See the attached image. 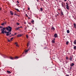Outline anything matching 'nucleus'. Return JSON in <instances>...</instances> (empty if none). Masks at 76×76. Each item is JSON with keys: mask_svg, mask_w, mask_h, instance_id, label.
I'll use <instances>...</instances> for the list:
<instances>
[{"mask_svg": "<svg viewBox=\"0 0 76 76\" xmlns=\"http://www.w3.org/2000/svg\"><path fill=\"white\" fill-rule=\"evenodd\" d=\"M64 1H67V0H64Z\"/></svg>", "mask_w": 76, "mask_h": 76, "instance_id": "3c124183", "label": "nucleus"}, {"mask_svg": "<svg viewBox=\"0 0 76 76\" xmlns=\"http://www.w3.org/2000/svg\"><path fill=\"white\" fill-rule=\"evenodd\" d=\"M10 13L12 15H13V12H12V11H10Z\"/></svg>", "mask_w": 76, "mask_h": 76, "instance_id": "6e6552de", "label": "nucleus"}, {"mask_svg": "<svg viewBox=\"0 0 76 76\" xmlns=\"http://www.w3.org/2000/svg\"><path fill=\"white\" fill-rule=\"evenodd\" d=\"M66 60H68L69 59V58L68 57H67V56H66Z\"/></svg>", "mask_w": 76, "mask_h": 76, "instance_id": "b1692460", "label": "nucleus"}, {"mask_svg": "<svg viewBox=\"0 0 76 76\" xmlns=\"http://www.w3.org/2000/svg\"><path fill=\"white\" fill-rule=\"evenodd\" d=\"M21 36H22V35L20 34V35H18L17 36V37H21Z\"/></svg>", "mask_w": 76, "mask_h": 76, "instance_id": "aec40b11", "label": "nucleus"}, {"mask_svg": "<svg viewBox=\"0 0 76 76\" xmlns=\"http://www.w3.org/2000/svg\"><path fill=\"white\" fill-rule=\"evenodd\" d=\"M54 37H55V38H57V34L56 33L54 35Z\"/></svg>", "mask_w": 76, "mask_h": 76, "instance_id": "39448f33", "label": "nucleus"}, {"mask_svg": "<svg viewBox=\"0 0 76 76\" xmlns=\"http://www.w3.org/2000/svg\"><path fill=\"white\" fill-rule=\"evenodd\" d=\"M10 37H12V36H10Z\"/></svg>", "mask_w": 76, "mask_h": 76, "instance_id": "6e6d98bb", "label": "nucleus"}, {"mask_svg": "<svg viewBox=\"0 0 76 76\" xmlns=\"http://www.w3.org/2000/svg\"><path fill=\"white\" fill-rule=\"evenodd\" d=\"M74 65H75V64L73 63H72L70 66H74Z\"/></svg>", "mask_w": 76, "mask_h": 76, "instance_id": "9d476101", "label": "nucleus"}, {"mask_svg": "<svg viewBox=\"0 0 76 76\" xmlns=\"http://www.w3.org/2000/svg\"><path fill=\"white\" fill-rule=\"evenodd\" d=\"M11 36H15V34H14V35L12 34L11 35Z\"/></svg>", "mask_w": 76, "mask_h": 76, "instance_id": "c03bdc74", "label": "nucleus"}, {"mask_svg": "<svg viewBox=\"0 0 76 76\" xmlns=\"http://www.w3.org/2000/svg\"><path fill=\"white\" fill-rule=\"evenodd\" d=\"M10 59H11V60H14V59H15V58H13L12 57H10Z\"/></svg>", "mask_w": 76, "mask_h": 76, "instance_id": "1a4fd4ad", "label": "nucleus"}, {"mask_svg": "<svg viewBox=\"0 0 76 76\" xmlns=\"http://www.w3.org/2000/svg\"><path fill=\"white\" fill-rule=\"evenodd\" d=\"M30 10V8H28V10Z\"/></svg>", "mask_w": 76, "mask_h": 76, "instance_id": "4c0bfd02", "label": "nucleus"}, {"mask_svg": "<svg viewBox=\"0 0 76 76\" xmlns=\"http://www.w3.org/2000/svg\"><path fill=\"white\" fill-rule=\"evenodd\" d=\"M40 10H41V11H42H42H43V9H42V8H40Z\"/></svg>", "mask_w": 76, "mask_h": 76, "instance_id": "5701e85b", "label": "nucleus"}, {"mask_svg": "<svg viewBox=\"0 0 76 76\" xmlns=\"http://www.w3.org/2000/svg\"><path fill=\"white\" fill-rule=\"evenodd\" d=\"M66 76H69V75H66Z\"/></svg>", "mask_w": 76, "mask_h": 76, "instance_id": "09e8293b", "label": "nucleus"}, {"mask_svg": "<svg viewBox=\"0 0 76 76\" xmlns=\"http://www.w3.org/2000/svg\"><path fill=\"white\" fill-rule=\"evenodd\" d=\"M20 28H22V26H20V27H19Z\"/></svg>", "mask_w": 76, "mask_h": 76, "instance_id": "de8ad7c7", "label": "nucleus"}, {"mask_svg": "<svg viewBox=\"0 0 76 76\" xmlns=\"http://www.w3.org/2000/svg\"><path fill=\"white\" fill-rule=\"evenodd\" d=\"M31 48H29L28 50H28V51H29L30 50H31Z\"/></svg>", "mask_w": 76, "mask_h": 76, "instance_id": "4be33fe9", "label": "nucleus"}, {"mask_svg": "<svg viewBox=\"0 0 76 76\" xmlns=\"http://www.w3.org/2000/svg\"><path fill=\"white\" fill-rule=\"evenodd\" d=\"M59 10H60V9H59Z\"/></svg>", "mask_w": 76, "mask_h": 76, "instance_id": "338daca9", "label": "nucleus"}, {"mask_svg": "<svg viewBox=\"0 0 76 76\" xmlns=\"http://www.w3.org/2000/svg\"><path fill=\"white\" fill-rule=\"evenodd\" d=\"M29 24H31V23H29Z\"/></svg>", "mask_w": 76, "mask_h": 76, "instance_id": "5fc2aeb1", "label": "nucleus"}, {"mask_svg": "<svg viewBox=\"0 0 76 76\" xmlns=\"http://www.w3.org/2000/svg\"><path fill=\"white\" fill-rule=\"evenodd\" d=\"M6 29V28L5 27H4L3 28V30L4 31V30H5Z\"/></svg>", "mask_w": 76, "mask_h": 76, "instance_id": "6ab92c4d", "label": "nucleus"}, {"mask_svg": "<svg viewBox=\"0 0 76 76\" xmlns=\"http://www.w3.org/2000/svg\"><path fill=\"white\" fill-rule=\"evenodd\" d=\"M16 58L17 59H18V58H19V57L16 56V57H15V58H14L15 59H16Z\"/></svg>", "mask_w": 76, "mask_h": 76, "instance_id": "dca6fc26", "label": "nucleus"}, {"mask_svg": "<svg viewBox=\"0 0 76 76\" xmlns=\"http://www.w3.org/2000/svg\"><path fill=\"white\" fill-rule=\"evenodd\" d=\"M4 25V23H3L2 24H1V25L2 26H3Z\"/></svg>", "mask_w": 76, "mask_h": 76, "instance_id": "c85d7f7f", "label": "nucleus"}, {"mask_svg": "<svg viewBox=\"0 0 76 76\" xmlns=\"http://www.w3.org/2000/svg\"><path fill=\"white\" fill-rule=\"evenodd\" d=\"M1 31V34H4V30H2Z\"/></svg>", "mask_w": 76, "mask_h": 76, "instance_id": "f8f14e48", "label": "nucleus"}, {"mask_svg": "<svg viewBox=\"0 0 76 76\" xmlns=\"http://www.w3.org/2000/svg\"><path fill=\"white\" fill-rule=\"evenodd\" d=\"M38 60H39V59H38Z\"/></svg>", "mask_w": 76, "mask_h": 76, "instance_id": "0e129e2a", "label": "nucleus"}, {"mask_svg": "<svg viewBox=\"0 0 76 76\" xmlns=\"http://www.w3.org/2000/svg\"><path fill=\"white\" fill-rule=\"evenodd\" d=\"M6 29L7 31H4V34L5 33H7L6 35L7 36H9V34L10 32H11L12 31V27L10 26H8V27H6Z\"/></svg>", "mask_w": 76, "mask_h": 76, "instance_id": "f257e3e1", "label": "nucleus"}, {"mask_svg": "<svg viewBox=\"0 0 76 76\" xmlns=\"http://www.w3.org/2000/svg\"><path fill=\"white\" fill-rule=\"evenodd\" d=\"M26 28H27V27H26V28L25 29H26Z\"/></svg>", "mask_w": 76, "mask_h": 76, "instance_id": "052dcab7", "label": "nucleus"}, {"mask_svg": "<svg viewBox=\"0 0 76 76\" xmlns=\"http://www.w3.org/2000/svg\"><path fill=\"white\" fill-rule=\"evenodd\" d=\"M18 44V43L16 42H15V44Z\"/></svg>", "mask_w": 76, "mask_h": 76, "instance_id": "a19ab883", "label": "nucleus"}, {"mask_svg": "<svg viewBox=\"0 0 76 76\" xmlns=\"http://www.w3.org/2000/svg\"><path fill=\"white\" fill-rule=\"evenodd\" d=\"M19 28H20V27H18V28H16L15 29V30H18L19 29Z\"/></svg>", "mask_w": 76, "mask_h": 76, "instance_id": "412c9836", "label": "nucleus"}, {"mask_svg": "<svg viewBox=\"0 0 76 76\" xmlns=\"http://www.w3.org/2000/svg\"><path fill=\"white\" fill-rule=\"evenodd\" d=\"M17 2L18 3H19V2L18 1H17Z\"/></svg>", "mask_w": 76, "mask_h": 76, "instance_id": "72a5a7b5", "label": "nucleus"}, {"mask_svg": "<svg viewBox=\"0 0 76 76\" xmlns=\"http://www.w3.org/2000/svg\"><path fill=\"white\" fill-rule=\"evenodd\" d=\"M55 39H56L54 38V39H53V41H55Z\"/></svg>", "mask_w": 76, "mask_h": 76, "instance_id": "ea45409f", "label": "nucleus"}, {"mask_svg": "<svg viewBox=\"0 0 76 76\" xmlns=\"http://www.w3.org/2000/svg\"><path fill=\"white\" fill-rule=\"evenodd\" d=\"M7 73H11V72H10V71H7Z\"/></svg>", "mask_w": 76, "mask_h": 76, "instance_id": "f3484780", "label": "nucleus"}, {"mask_svg": "<svg viewBox=\"0 0 76 76\" xmlns=\"http://www.w3.org/2000/svg\"><path fill=\"white\" fill-rule=\"evenodd\" d=\"M28 50H26L25 51V53H28Z\"/></svg>", "mask_w": 76, "mask_h": 76, "instance_id": "bb28decb", "label": "nucleus"}, {"mask_svg": "<svg viewBox=\"0 0 76 76\" xmlns=\"http://www.w3.org/2000/svg\"><path fill=\"white\" fill-rule=\"evenodd\" d=\"M44 48V49H45V48Z\"/></svg>", "mask_w": 76, "mask_h": 76, "instance_id": "e2e57ef3", "label": "nucleus"}, {"mask_svg": "<svg viewBox=\"0 0 76 76\" xmlns=\"http://www.w3.org/2000/svg\"><path fill=\"white\" fill-rule=\"evenodd\" d=\"M59 10H60V9H59Z\"/></svg>", "mask_w": 76, "mask_h": 76, "instance_id": "774afa93", "label": "nucleus"}, {"mask_svg": "<svg viewBox=\"0 0 76 76\" xmlns=\"http://www.w3.org/2000/svg\"><path fill=\"white\" fill-rule=\"evenodd\" d=\"M67 33L68 34H69V33H70V31H69V30H68L67 31Z\"/></svg>", "mask_w": 76, "mask_h": 76, "instance_id": "2eb2a0df", "label": "nucleus"}, {"mask_svg": "<svg viewBox=\"0 0 76 76\" xmlns=\"http://www.w3.org/2000/svg\"><path fill=\"white\" fill-rule=\"evenodd\" d=\"M62 4V7H64V6H63V4Z\"/></svg>", "mask_w": 76, "mask_h": 76, "instance_id": "37998d69", "label": "nucleus"}, {"mask_svg": "<svg viewBox=\"0 0 76 76\" xmlns=\"http://www.w3.org/2000/svg\"><path fill=\"white\" fill-rule=\"evenodd\" d=\"M73 49L74 50H76V46L74 47Z\"/></svg>", "mask_w": 76, "mask_h": 76, "instance_id": "ddd939ff", "label": "nucleus"}, {"mask_svg": "<svg viewBox=\"0 0 76 76\" xmlns=\"http://www.w3.org/2000/svg\"><path fill=\"white\" fill-rule=\"evenodd\" d=\"M37 2H38V1H39L38 0H37Z\"/></svg>", "mask_w": 76, "mask_h": 76, "instance_id": "864d4df0", "label": "nucleus"}, {"mask_svg": "<svg viewBox=\"0 0 76 76\" xmlns=\"http://www.w3.org/2000/svg\"><path fill=\"white\" fill-rule=\"evenodd\" d=\"M30 45V42H29L27 43V47H29V46Z\"/></svg>", "mask_w": 76, "mask_h": 76, "instance_id": "423d86ee", "label": "nucleus"}, {"mask_svg": "<svg viewBox=\"0 0 76 76\" xmlns=\"http://www.w3.org/2000/svg\"><path fill=\"white\" fill-rule=\"evenodd\" d=\"M68 44H69V42H66V45H68Z\"/></svg>", "mask_w": 76, "mask_h": 76, "instance_id": "a878e982", "label": "nucleus"}, {"mask_svg": "<svg viewBox=\"0 0 76 76\" xmlns=\"http://www.w3.org/2000/svg\"><path fill=\"white\" fill-rule=\"evenodd\" d=\"M66 9H67V10H69V5L68 4V3H66Z\"/></svg>", "mask_w": 76, "mask_h": 76, "instance_id": "f03ea898", "label": "nucleus"}, {"mask_svg": "<svg viewBox=\"0 0 76 76\" xmlns=\"http://www.w3.org/2000/svg\"><path fill=\"white\" fill-rule=\"evenodd\" d=\"M26 37L28 39V35H26Z\"/></svg>", "mask_w": 76, "mask_h": 76, "instance_id": "7c9ffc66", "label": "nucleus"}, {"mask_svg": "<svg viewBox=\"0 0 76 76\" xmlns=\"http://www.w3.org/2000/svg\"><path fill=\"white\" fill-rule=\"evenodd\" d=\"M18 16H20L19 15H18Z\"/></svg>", "mask_w": 76, "mask_h": 76, "instance_id": "13d9d810", "label": "nucleus"}, {"mask_svg": "<svg viewBox=\"0 0 76 76\" xmlns=\"http://www.w3.org/2000/svg\"><path fill=\"white\" fill-rule=\"evenodd\" d=\"M4 24H6L7 22L6 21H5V22H4Z\"/></svg>", "mask_w": 76, "mask_h": 76, "instance_id": "2f4dec72", "label": "nucleus"}, {"mask_svg": "<svg viewBox=\"0 0 76 76\" xmlns=\"http://www.w3.org/2000/svg\"><path fill=\"white\" fill-rule=\"evenodd\" d=\"M1 10V7H0V10Z\"/></svg>", "mask_w": 76, "mask_h": 76, "instance_id": "8fccbe9b", "label": "nucleus"}, {"mask_svg": "<svg viewBox=\"0 0 76 76\" xmlns=\"http://www.w3.org/2000/svg\"><path fill=\"white\" fill-rule=\"evenodd\" d=\"M72 58H72V57L71 56H70L69 57L70 61H72Z\"/></svg>", "mask_w": 76, "mask_h": 76, "instance_id": "20e7f679", "label": "nucleus"}, {"mask_svg": "<svg viewBox=\"0 0 76 76\" xmlns=\"http://www.w3.org/2000/svg\"><path fill=\"white\" fill-rule=\"evenodd\" d=\"M39 19H40V20L41 19V18H39Z\"/></svg>", "mask_w": 76, "mask_h": 76, "instance_id": "4d7b16f0", "label": "nucleus"}, {"mask_svg": "<svg viewBox=\"0 0 76 76\" xmlns=\"http://www.w3.org/2000/svg\"><path fill=\"white\" fill-rule=\"evenodd\" d=\"M17 25H19V23H17Z\"/></svg>", "mask_w": 76, "mask_h": 76, "instance_id": "c9c22d12", "label": "nucleus"}, {"mask_svg": "<svg viewBox=\"0 0 76 76\" xmlns=\"http://www.w3.org/2000/svg\"><path fill=\"white\" fill-rule=\"evenodd\" d=\"M26 17H28V15H27V14H26Z\"/></svg>", "mask_w": 76, "mask_h": 76, "instance_id": "473e14b6", "label": "nucleus"}, {"mask_svg": "<svg viewBox=\"0 0 76 76\" xmlns=\"http://www.w3.org/2000/svg\"><path fill=\"white\" fill-rule=\"evenodd\" d=\"M16 34H17V33H15V35H16Z\"/></svg>", "mask_w": 76, "mask_h": 76, "instance_id": "49530a36", "label": "nucleus"}, {"mask_svg": "<svg viewBox=\"0 0 76 76\" xmlns=\"http://www.w3.org/2000/svg\"><path fill=\"white\" fill-rule=\"evenodd\" d=\"M34 20H32L31 21V23H34Z\"/></svg>", "mask_w": 76, "mask_h": 76, "instance_id": "cd10ccee", "label": "nucleus"}, {"mask_svg": "<svg viewBox=\"0 0 76 76\" xmlns=\"http://www.w3.org/2000/svg\"><path fill=\"white\" fill-rule=\"evenodd\" d=\"M31 18H29V17H28V19H30Z\"/></svg>", "mask_w": 76, "mask_h": 76, "instance_id": "603ef678", "label": "nucleus"}, {"mask_svg": "<svg viewBox=\"0 0 76 76\" xmlns=\"http://www.w3.org/2000/svg\"><path fill=\"white\" fill-rule=\"evenodd\" d=\"M8 42H10V40L9 39H8Z\"/></svg>", "mask_w": 76, "mask_h": 76, "instance_id": "e433bc0d", "label": "nucleus"}, {"mask_svg": "<svg viewBox=\"0 0 76 76\" xmlns=\"http://www.w3.org/2000/svg\"><path fill=\"white\" fill-rule=\"evenodd\" d=\"M60 14L61 16H64V14H63V12L62 11L61 12Z\"/></svg>", "mask_w": 76, "mask_h": 76, "instance_id": "7ed1b4c3", "label": "nucleus"}, {"mask_svg": "<svg viewBox=\"0 0 76 76\" xmlns=\"http://www.w3.org/2000/svg\"><path fill=\"white\" fill-rule=\"evenodd\" d=\"M23 9V10H24V9Z\"/></svg>", "mask_w": 76, "mask_h": 76, "instance_id": "69168bd1", "label": "nucleus"}, {"mask_svg": "<svg viewBox=\"0 0 76 76\" xmlns=\"http://www.w3.org/2000/svg\"><path fill=\"white\" fill-rule=\"evenodd\" d=\"M51 30H53V31H55V28L53 27H52L51 28Z\"/></svg>", "mask_w": 76, "mask_h": 76, "instance_id": "0eeeda50", "label": "nucleus"}, {"mask_svg": "<svg viewBox=\"0 0 76 76\" xmlns=\"http://www.w3.org/2000/svg\"><path fill=\"white\" fill-rule=\"evenodd\" d=\"M74 27L75 28H76V24L75 23H74Z\"/></svg>", "mask_w": 76, "mask_h": 76, "instance_id": "9b49d317", "label": "nucleus"}, {"mask_svg": "<svg viewBox=\"0 0 76 76\" xmlns=\"http://www.w3.org/2000/svg\"><path fill=\"white\" fill-rule=\"evenodd\" d=\"M16 46L17 47H19V45H18V44L16 45Z\"/></svg>", "mask_w": 76, "mask_h": 76, "instance_id": "79ce46f5", "label": "nucleus"}, {"mask_svg": "<svg viewBox=\"0 0 76 76\" xmlns=\"http://www.w3.org/2000/svg\"><path fill=\"white\" fill-rule=\"evenodd\" d=\"M0 28H3V26H0Z\"/></svg>", "mask_w": 76, "mask_h": 76, "instance_id": "f704fd0d", "label": "nucleus"}, {"mask_svg": "<svg viewBox=\"0 0 76 76\" xmlns=\"http://www.w3.org/2000/svg\"><path fill=\"white\" fill-rule=\"evenodd\" d=\"M9 32V35H10V34H12V33H11V32Z\"/></svg>", "mask_w": 76, "mask_h": 76, "instance_id": "c756f323", "label": "nucleus"}, {"mask_svg": "<svg viewBox=\"0 0 76 76\" xmlns=\"http://www.w3.org/2000/svg\"><path fill=\"white\" fill-rule=\"evenodd\" d=\"M41 1H43V0H41Z\"/></svg>", "mask_w": 76, "mask_h": 76, "instance_id": "bf43d9fd", "label": "nucleus"}, {"mask_svg": "<svg viewBox=\"0 0 76 76\" xmlns=\"http://www.w3.org/2000/svg\"><path fill=\"white\" fill-rule=\"evenodd\" d=\"M13 39V37H12V38H11V39H11V40H12V39Z\"/></svg>", "mask_w": 76, "mask_h": 76, "instance_id": "58836bf2", "label": "nucleus"}, {"mask_svg": "<svg viewBox=\"0 0 76 76\" xmlns=\"http://www.w3.org/2000/svg\"><path fill=\"white\" fill-rule=\"evenodd\" d=\"M15 10H17V12H20V11H19V10L18 9L15 8Z\"/></svg>", "mask_w": 76, "mask_h": 76, "instance_id": "4468645a", "label": "nucleus"}, {"mask_svg": "<svg viewBox=\"0 0 76 76\" xmlns=\"http://www.w3.org/2000/svg\"><path fill=\"white\" fill-rule=\"evenodd\" d=\"M52 43H55V41L52 40Z\"/></svg>", "mask_w": 76, "mask_h": 76, "instance_id": "393cba45", "label": "nucleus"}, {"mask_svg": "<svg viewBox=\"0 0 76 76\" xmlns=\"http://www.w3.org/2000/svg\"><path fill=\"white\" fill-rule=\"evenodd\" d=\"M1 31H3V28L1 29Z\"/></svg>", "mask_w": 76, "mask_h": 76, "instance_id": "a18cd8bd", "label": "nucleus"}, {"mask_svg": "<svg viewBox=\"0 0 76 76\" xmlns=\"http://www.w3.org/2000/svg\"><path fill=\"white\" fill-rule=\"evenodd\" d=\"M74 44H76V40L74 41Z\"/></svg>", "mask_w": 76, "mask_h": 76, "instance_id": "a211bd4d", "label": "nucleus"}, {"mask_svg": "<svg viewBox=\"0 0 76 76\" xmlns=\"http://www.w3.org/2000/svg\"><path fill=\"white\" fill-rule=\"evenodd\" d=\"M15 15H16V14H15Z\"/></svg>", "mask_w": 76, "mask_h": 76, "instance_id": "680f3d73", "label": "nucleus"}]
</instances>
